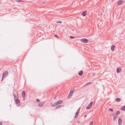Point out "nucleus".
Masks as SVG:
<instances>
[{"instance_id": "f3484780", "label": "nucleus", "mask_w": 125, "mask_h": 125, "mask_svg": "<svg viewBox=\"0 0 125 125\" xmlns=\"http://www.w3.org/2000/svg\"><path fill=\"white\" fill-rule=\"evenodd\" d=\"M83 73V72L82 71H81L78 73V75H81Z\"/></svg>"}, {"instance_id": "c85d7f7f", "label": "nucleus", "mask_w": 125, "mask_h": 125, "mask_svg": "<svg viewBox=\"0 0 125 125\" xmlns=\"http://www.w3.org/2000/svg\"><path fill=\"white\" fill-rule=\"evenodd\" d=\"M90 83V82H89L88 83H86L85 85H88V83Z\"/></svg>"}, {"instance_id": "cd10ccee", "label": "nucleus", "mask_w": 125, "mask_h": 125, "mask_svg": "<svg viewBox=\"0 0 125 125\" xmlns=\"http://www.w3.org/2000/svg\"><path fill=\"white\" fill-rule=\"evenodd\" d=\"M36 101L37 102H39L40 101V100L38 99H36Z\"/></svg>"}, {"instance_id": "7c9ffc66", "label": "nucleus", "mask_w": 125, "mask_h": 125, "mask_svg": "<svg viewBox=\"0 0 125 125\" xmlns=\"http://www.w3.org/2000/svg\"><path fill=\"white\" fill-rule=\"evenodd\" d=\"M2 125V123L0 122V125Z\"/></svg>"}, {"instance_id": "20e7f679", "label": "nucleus", "mask_w": 125, "mask_h": 125, "mask_svg": "<svg viewBox=\"0 0 125 125\" xmlns=\"http://www.w3.org/2000/svg\"><path fill=\"white\" fill-rule=\"evenodd\" d=\"M15 102L17 106H19L20 105V101L18 98L15 100Z\"/></svg>"}, {"instance_id": "5701e85b", "label": "nucleus", "mask_w": 125, "mask_h": 125, "mask_svg": "<svg viewBox=\"0 0 125 125\" xmlns=\"http://www.w3.org/2000/svg\"><path fill=\"white\" fill-rule=\"evenodd\" d=\"M71 95H70L69 94H68L67 97V98L68 99H69L71 97Z\"/></svg>"}, {"instance_id": "9d476101", "label": "nucleus", "mask_w": 125, "mask_h": 125, "mask_svg": "<svg viewBox=\"0 0 125 125\" xmlns=\"http://www.w3.org/2000/svg\"><path fill=\"white\" fill-rule=\"evenodd\" d=\"M122 119L120 118H119L118 120V124L119 125H121Z\"/></svg>"}, {"instance_id": "b1692460", "label": "nucleus", "mask_w": 125, "mask_h": 125, "mask_svg": "<svg viewBox=\"0 0 125 125\" xmlns=\"http://www.w3.org/2000/svg\"><path fill=\"white\" fill-rule=\"evenodd\" d=\"M56 22L57 23H62V22L61 21H57Z\"/></svg>"}, {"instance_id": "0eeeda50", "label": "nucleus", "mask_w": 125, "mask_h": 125, "mask_svg": "<svg viewBox=\"0 0 125 125\" xmlns=\"http://www.w3.org/2000/svg\"><path fill=\"white\" fill-rule=\"evenodd\" d=\"M26 93L24 91H23L21 93V95L23 98L24 99Z\"/></svg>"}, {"instance_id": "412c9836", "label": "nucleus", "mask_w": 125, "mask_h": 125, "mask_svg": "<svg viewBox=\"0 0 125 125\" xmlns=\"http://www.w3.org/2000/svg\"><path fill=\"white\" fill-rule=\"evenodd\" d=\"M121 109L123 111H125V105L122 107Z\"/></svg>"}, {"instance_id": "6ab92c4d", "label": "nucleus", "mask_w": 125, "mask_h": 125, "mask_svg": "<svg viewBox=\"0 0 125 125\" xmlns=\"http://www.w3.org/2000/svg\"><path fill=\"white\" fill-rule=\"evenodd\" d=\"M57 103H55L54 104H53L52 105V107H54L55 106L57 105Z\"/></svg>"}, {"instance_id": "2eb2a0df", "label": "nucleus", "mask_w": 125, "mask_h": 125, "mask_svg": "<svg viewBox=\"0 0 125 125\" xmlns=\"http://www.w3.org/2000/svg\"><path fill=\"white\" fill-rule=\"evenodd\" d=\"M63 102V101L62 100H60L56 102L57 105L59 104L62 103Z\"/></svg>"}, {"instance_id": "ddd939ff", "label": "nucleus", "mask_w": 125, "mask_h": 125, "mask_svg": "<svg viewBox=\"0 0 125 125\" xmlns=\"http://www.w3.org/2000/svg\"><path fill=\"white\" fill-rule=\"evenodd\" d=\"M62 106H64V105H59L57 106L56 108L55 109H59L60 108H61L62 107Z\"/></svg>"}, {"instance_id": "bb28decb", "label": "nucleus", "mask_w": 125, "mask_h": 125, "mask_svg": "<svg viewBox=\"0 0 125 125\" xmlns=\"http://www.w3.org/2000/svg\"><path fill=\"white\" fill-rule=\"evenodd\" d=\"M54 36L55 37H56L57 38H58V36L56 35H54Z\"/></svg>"}, {"instance_id": "393cba45", "label": "nucleus", "mask_w": 125, "mask_h": 125, "mask_svg": "<svg viewBox=\"0 0 125 125\" xmlns=\"http://www.w3.org/2000/svg\"><path fill=\"white\" fill-rule=\"evenodd\" d=\"M70 38H71V39H73V38H75V37H73V36H70Z\"/></svg>"}, {"instance_id": "423d86ee", "label": "nucleus", "mask_w": 125, "mask_h": 125, "mask_svg": "<svg viewBox=\"0 0 125 125\" xmlns=\"http://www.w3.org/2000/svg\"><path fill=\"white\" fill-rule=\"evenodd\" d=\"M80 109V108H79L76 112L75 114V115L74 116V117L75 118H76L78 116V114L79 113Z\"/></svg>"}, {"instance_id": "a211bd4d", "label": "nucleus", "mask_w": 125, "mask_h": 125, "mask_svg": "<svg viewBox=\"0 0 125 125\" xmlns=\"http://www.w3.org/2000/svg\"><path fill=\"white\" fill-rule=\"evenodd\" d=\"M73 93V91H70L69 94L70 95H71V96H72V95Z\"/></svg>"}, {"instance_id": "473e14b6", "label": "nucleus", "mask_w": 125, "mask_h": 125, "mask_svg": "<svg viewBox=\"0 0 125 125\" xmlns=\"http://www.w3.org/2000/svg\"><path fill=\"white\" fill-rule=\"evenodd\" d=\"M33 38H35V36H34L33 37Z\"/></svg>"}, {"instance_id": "f8f14e48", "label": "nucleus", "mask_w": 125, "mask_h": 125, "mask_svg": "<svg viewBox=\"0 0 125 125\" xmlns=\"http://www.w3.org/2000/svg\"><path fill=\"white\" fill-rule=\"evenodd\" d=\"M122 69L119 68H117L116 69V72L117 73H119L121 71Z\"/></svg>"}, {"instance_id": "2f4dec72", "label": "nucleus", "mask_w": 125, "mask_h": 125, "mask_svg": "<svg viewBox=\"0 0 125 125\" xmlns=\"http://www.w3.org/2000/svg\"><path fill=\"white\" fill-rule=\"evenodd\" d=\"M86 115H85L84 116V117H86Z\"/></svg>"}, {"instance_id": "f257e3e1", "label": "nucleus", "mask_w": 125, "mask_h": 125, "mask_svg": "<svg viewBox=\"0 0 125 125\" xmlns=\"http://www.w3.org/2000/svg\"><path fill=\"white\" fill-rule=\"evenodd\" d=\"M120 113V112L118 111H117L116 113H114L111 115V116H113V120L114 121H115L117 117L119 115Z\"/></svg>"}, {"instance_id": "4468645a", "label": "nucleus", "mask_w": 125, "mask_h": 125, "mask_svg": "<svg viewBox=\"0 0 125 125\" xmlns=\"http://www.w3.org/2000/svg\"><path fill=\"white\" fill-rule=\"evenodd\" d=\"M44 103L43 102H41L39 104L38 106L39 107H42L44 105Z\"/></svg>"}, {"instance_id": "4be33fe9", "label": "nucleus", "mask_w": 125, "mask_h": 125, "mask_svg": "<svg viewBox=\"0 0 125 125\" xmlns=\"http://www.w3.org/2000/svg\"><path fill=\"white\" fill-rule=\"evenodd\" d=\"M93 121H91V122L90 123L89 125H93Z\"/></svg>"}, {"instance_id": "dca6fc26", "label": "nucleus", "mask_w": 125, "mask_h": 125, "mask_svg": "<svg viewBox=\"0 0 125 125\" xmlns=\"http://www.w3.org/2000/svg\"><path fill=\"white\" fill-rule=\"evenodd\" d=\"M115 48V45H112L111 48V50L112 51H114V50Z\"/></svg>"}, {"instance_id": "7ed1b4c3", "label": "nucleus", "mask_w": 125, "mask_h": 125, "mask_svg": "<svg viewBox=\"0 0 125 125\" xmlns=\"http://www.w3.org/2000/svg\"><path fill=\"white\" fill-rule=\"evenodd\" d=\"M81 41L83 43H86L88 42V40L86 39H81Z\"/></svg>"}, {"instance_id": "72a5a7b5", "label": "nucleus", "mask_w": 125, "mask_h": 125, "mask_svg": "<svg viewBox=\"0 0 125 125\" xmlns=\"http://www.w3.org/2000/svg\"><path fill=\"white\" fill-rule=\"evenodd\" d=\"M34 34V33H32V34L33 35Z\"/></svg>"}, {"instance_id": "c756f323", "label": "nucleus", "mask_w": 125, "mask_h": 125, "mask_svg": "<svg viewBox=\"0 0 125 125\" xmlns=\"http://www.w3.org/2000/svg\"><path fill=\"white\" fill-rule=\"evenodd\" d=\"M22 1L21 0H16L17 2H20Z\"/></svg>"}, {"instance_id": "1a4fd4ad", "label": "nucleus", "mask_w": 125, "mask_h": 125, "mask_svg": "<svg viewBox=\"0 0 125 125\" xmlns=\"http://www.w3.org/2000/svg\"><path fill=\"white\" fill-rule=\"evenodd\" d=\"M17 95H16V94L14 93H13V96L14 97V100L16 99V98H18V93L17 92Z\"/></svg>"}, {"instance_id": "39448f33", "label": "nucleus", "mask_w": 125, "mask_h": 125, "mask_svg": "<svg viewBox=\"0 0 125 125\" xmlns=\"http://www.w3.org/2000/svg\"><path fill=\"white\" fill-rule=\"evenodd\" d=\"M93 101L91 102L90 103L88 104L87 106L86 107V109H89L91 107L92 105L93 104Z\"/></svg>"}, {"instance_id": "6e6552de", "label": "nucleus", "mask_w": 125, "mask_h": 125, "mask_svg": "<svg viewBox=\"0 0 125 125\" xmlns=\"http://www.w3.org/2000/svg\"><path fill=\"white\" fill-rule=\"evenodd\" d=\"M124 3L123 1L122 0H119L117 3V5H122Z\"/></svg>"}, {"instance_id": "9b49d317", "label": "nucleus", "mask_w": 125, "mask_h": 125, "mask_svg": "<svg viewBox=\"0 0 125 125\" xmlns=\"http://www.w3.org/2000/svg\"><path fill=\"white\" fill-rule=\"evenodd\" d=\"M87 11H83L82 13V15L83 16H85L86 15L87 13Z\"/></svg>"}, {"instance_id": "aec40b11", "label": "nucleus", "mask_w": 125, "mask_h": 125, "mask_svg": "<svg viewBox=\"0 0 125 125\" xmlns=\"http://www.w3.org/2000/svg\"><path fill=\"white\" fill-rule=\"evenodd\" d=\"M121 99L119 98H117L115 99V101L117 102H119V101H121Z\"/></svg>"}, {"instance_id": "a878e982", "label": "nucleus", "mask_w": 125, "mask_h": 125, "mask_svg": "<svg viewBox=\"0 0 125 125\" xmlns=\"http://www.w3.org/2000/svg\"><path fill=\"white\" fill-rule=\"evenodd\" d=\"M109 110L112 112H113V109L111 108H109Z\"/></svg>"}, {"instance_id": "f704fd0d", "label": "nucleus", "mask_w": 125, "mask_h": 125, "mask_svg": "<svg viewBox=\"0 0 125 125\" xmlns=\"http://www.w3.org/2000/svg\"><path fill=\"white\" fill-rule=\"evenodd\" d=\"M56 98V96H55V97H54V99H55V98Z\"/></svg>"}, {"instance_id": "f03ea898", "label": "nucleus", "mask_w": 125, "mask_h": 125, "mask_svg": "<svg viewBox=\"0 0 125 125\" xmlns=\"http://www.w3.org/2000/svg\"><path fill=\"white\" fill-rule=\"evenodd\" d=\"M8 74V72L7 71L5 72L2 74V78L1 81H2L3 79L5 78L6 77Z\"/></svg>"}]
</instances>
